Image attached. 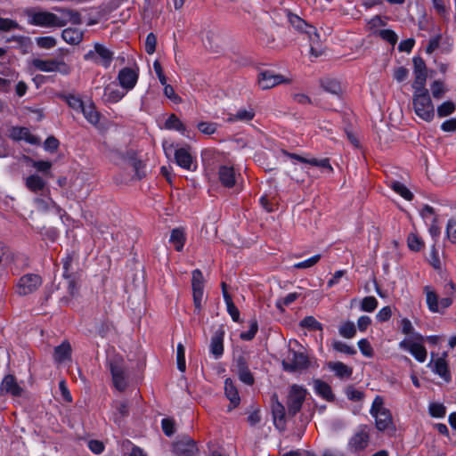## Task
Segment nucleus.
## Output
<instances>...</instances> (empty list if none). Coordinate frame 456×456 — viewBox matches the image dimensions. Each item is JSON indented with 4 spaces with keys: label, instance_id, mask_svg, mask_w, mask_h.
Returning <instances> with one entry per match:
<instances>
[{
    "label": "nucleus",
    "instance_id": "f257e3e1",
    "mask_svg": "<svg viewBox=\"0 0 456 456\" xmlns=\"http://www.w3.org/2000/svg\"><path fill=\"white\" fill-rule=\"evenodd\" d=\"M106 368L111 375L112 385L118 392H124L130 383V369L120 354L109 355Z\"/></svg>",
    "mask_w": 456,
    "mask_h": 456
},
{
    "label": "nucleus",
    "instance_id": "f03ea898",
    "mask_svg": "<svg viewBox=\"0 0 456 456\" xmlns=\"http://www.w3.org/2000/svg\"><path fill=\"white\" fill-rule=\"evenodd\" d=\"M412 107L414 113L422 120L431 122L435 117V108L427 88L413 89Z\"/></svg>",
    "mask_w": 456,
    "mask_h": 456
},
{
    "label": "nucleus",
    "instance_id": "7ed1b4c3",
    "mask_svg": "<svg viewBox=\"0 0 456 456\" xmlns=\"http://www.w3.org/2000/svg\"><path fill=\"white\" fill-rule=\"evenodd\" d=\"M306 395L307 390L305 387L296 384L290 387L286 401L288 415L289 417H295L301 411Z\"/></svg>",
    "mask_w": 456,
    "mask_h": 456
},
{
    "label": "nucleus",
    "instance_id": "20e7f679",
    "mask_svg": "<svg viewBox=\"0 0 456 456\" xmlns=\"http://www.w3.org/2000/svg\"><path fill=\"white\" fill-rule=\"evenodd\" d=\"M86 61H92L96 64L108 69L113 59L114 53L100 43L94 45V50H90L84 55Z\"/></svg>",
    "mask_w": 456,
    "mask_h": 456
},
{
    "label": "nucleus",
    "instance_id": "39448f33",
    "mask_svg": "<svg viewBox=\"0 0 456 456\" xmlns=\"http://www.w3.org/2000/svg\"><path fill=\"white\" fill-rule=\"evenodd\" d=\"M424 293L426 294V302L428 307L432 313H443L452 305L453 299L452 297H444L439 299L437 293L430 286H425Z\"/></svg>",
    "mask_w": 456,
    "mask_h": 456
},
{
    "label": "nucleus",
    "instance_id": "423d86ee",
    "mask_svg": "<svg viewBox=\"0 0 456 456\" xmlns=\"http://www.w3.org/2000/svg\"><path fill=\"white\" fill-rule=\"evenodd\" d=\"M191 289L194 305V314H200L202 309V299L204 295V276L200 269L191 273Z\"/></svg>",
    "mask_w": 456,
    "mask_h": 456
},
{
    "label": "nucleus",
    "instance_id": "0eeeda50",
    "mask_svg": "<svg viewBox=\"0 0 456 456\" xmlns=\"http://www.w3.org/2000/svg\"><path fill=\"white\" fill-rule=\"evenodd\" d=\"M29 23L40 27H64L66 21L49 12H36L29 15Z\"/></svg>",
    "mask_w": 456,
    "mask_h": 456
},
{
    "label": "nucleus",
    "instance_id": "6e6552de",
    "mask_svg": "<svg viewBox=\"0 0 456 456\" xmlns=\"http://www.w3.org/2000/svg\"><path fill=\"white\" fill-rule=\"evenodd\" d=\"M310 362L307 355L303 352L290 350L286 361L282 362L283 369L286 371H297L309 367Z\"/></svg>",
    "mask_w": 456,
    "mask_h": 456
},
{
    "label": "nucleus",
    "instance_id": "1a4fd4ad",
    "mask_svg": "<svg viewBox=\"0 0 456 456\" xmlns=\"http://www.w3.org/2000/svg\"><path fill=\"white\" fill-rule=\"evenodd\" d=\"M42 285V278L38 274L28 273L21 276L16 286V292L27 296L35 292Z\"/></svg>",
    "mask_w": 456,
    "mask_h": 456
},
{
    "label": "nucleus",
    "instance_id": "9d476101",
    "mask_svg": "<svg viewBox=\"0 0 456 456\" xmlns=\"http://www.w3.org/2000/svg\"><path fill=\"white\" fill-rule=\"evenodd\" d=\"M117 78L121 88L127 93L134 89L137 84L139 78V68L137 66H134V68L124 67L118 71Z\"/></svg>",
    "mask_w": 456,
    "mask_h": 456
},
{
    "label": "nucleus",
    "instance_id": "9b49d317",
    "mask_svg": "<svg viewBox=\"0 0 456 456\" xmlns=\"http://www.w3.org/2000/svg\"><path fill=\"white\" fill-rule=\"evenodd\" d=\"M258 86L263 90L271 89L281 84H289L290 79L282 75L275 74L273 70H263L257 76Z\"/></svg>",
    "mask_w": 456,
    "mask_h": 456
},
{
    "label": "nucleus",
    "instance_id": "f8f14e48",
    "mask_svg": "<svg viewBox=\"0 0 456 456\" xmlns=\"http://www.w3.org/2000/svg\"><path fill=\"white\" fill-rule=\"evenodd\" d=\"M413 62V74L414 81L411 85L413 89L426 88V82L428 77V69L425 61L420 56H414Z\"/></svg>",
    "mask_w": 456,
    "mask_h": 456
},
{
    "label": "nucleus",
    "instance_id": "ddd939ff",
    "mask_svg": "<svg viewBox=\"0 0 456 456\" xmlns=\"http://www.w3.org/2000/svg\"><path fill=\"white\" fill-rule=\"evenodd\" d=\"M281 153H282V155L289 158L290 159L297 160L301 163L308 164L313 167H317L323 170H327L329 173L333 172V167L330 165L329 158H323V159H316V158H305V157L300 156L297 153L289 152L287 150H281Z\"/></svg>",
    "mask_w": 456,
    "mask_h": 456
},
{
    "label": "nucleus",
    "instance_id": "4468645a",
    "mask_svg": "<svg viewBox=\"0 0 456 456\" xmlns=\"http://www.w3.org/2000/svg\"><path fill=\"white\" fill-rule=\"evenodd\" d=\"M233 367L239 377V379L242 383L248 386H252L255 383L254 376L248 368V360L243 354L234 358Z\"/></svg>",
    "mask_w": 456,
    "mask_h": 456
},
{
    "label": "nucleus",
    "instance_id": "2eb2a0df",
    "mask_svg": "<svg viewBox=\"0 0 456 456\" xmlns=\"http://www.w3.org/2000/svg\"><path fill=\"white\" fill-rule=\"evenodd\" d=\"M175 163L182 168L188 171H195L197 169V161L190 152L189 147L178 148L174 153Z\"/></svg>",
    "mask_w": 456,
    "mask_h": 456
},
{
    "label": "nucleus",
    "instance_id": "dca6fc26",
    "mask_svg": "<svg viewBox=\"0 0 456 456\" xmlns=\"http://www.w3.org/2000/svg\"><path fill=\"white\" fill-rule=\"evenodd\" d=\"M446 357L447 353L444 352L442 356L432 360V362L429 363V366L431 367L433 372L437 374L446 383H449L452 380V375L448 367Z\"/></svg>",
    "mask_w": 456,
    "mask_h": 456
},
{
    "label": "nucleus",
    "instance_id": "f3484780",
    "mask_svg": "<svg viewBox=\"0 0 456 456\" xmlns=\"http://www.w3.org/2000/svg\"><path fill=\"white\" fill-rule=\"evenodd\" d=\"M375 419V426L379 431L391 430L395 431V427L393 422V418L389 410H381L373 416Z\"/></svg>",
    "mask_w": 456,
    "mask_h": 456
},
{
    "label": "nucleus",
    "instance_id": "a211bd4d",
    "mask_svg": "<svg viewBox=\"0 0 456 456\" xmlns=\"http://www.w3.org/2000/svg\"><path fill=\"white\" fill-rule=\"evenodd\" d=\"M370 436L368 432L362 428L356 432L348 442V448L354 452L364 450L369 444Z\"/></svg>",
    "mask_w": 456,
    "mask_h": 456
},
{
    "label": "nucleus",
    "instance_id": "6ab92c4d",
    "mask_svg": "<svg viewBox=\"0 0 456 456\" xmlns=\"http://www.w3.org/2000/svg\"><path fill=\"white\" fill-rule=\"evenodd\" d=\"M224 330L219 328L211 337L209 351L215 359H219L224 354Z\"/></svg>",
    "mask_w": 456,
    "mask_h": 456
},
{
    "label": "nucleus",
    "instance_id": "aec40b11",
    "mask_svg": "<svg viewBox=\"0 0 456 456\" xmlns=\"http://www.w3.org/2000/svg\"><path fill=\"white\" fill-rule=\"evenodd\" d=\"M218 179L225 188H232L236 183V173L232 166L222 165L218 169Z\"/></svg>",
    "mask_w": 456,
    "mask_h": 456
},
{
    "label": "nucleus",
    "instance_id": "412c9836",
    "mask_svg": "<svg viewBox=\"0 0 456 456\" xmlns=\"http://www.w3.org/2000/svg\"><path fill=\"white\" fill-rule=\"evenodd\" d=\"M272 413L274 419V425L278 428H283L285 425V406L278 400V396L273 395L272 397Z\"/></svg>",
    "mask_w": 456,
    "mask_h": 456
},
{
    "label": "nucleus",
    "instance_id": "4be33fe9",
    "mask_svg": "<svg viewBox=\"0 0 456 456\" xmlns=\"http://www.w3.org/2000/svg\"><path fill=\"white\" fill-rule=\"evenodd\" d=\"M224 394L227 399L230 401L228 411H232V409L239 406L240 403V397L234 382L230 378H227L224 380Z\"/></svg>",
    "mask_w": 456,
    "mask_h": 456
},
{
    "label": "nucleus",
    "instance_id": "5701e85b",
    "mask_svg": "<svg viewBox=\"0 0 456 456\" xmlns=\"http://www.w3.org/2000/svg\"><path fill=\"white\" fill-rule=\"evenodd\" d=\"M400 346L408 350L411 355L419 362H424L427 359V350L425 346L417 342L402 341Z\"/></svg>",
    "mask_w": 456,
    "mask_h": 456
},
{
    "label": "nucleus",
    "instance_id": "b1692460",
    "mask_svg": "<svg viewBox=\"0 0 456 456\" xmlns=\"http://www.w3.org/2000/svg\"><path fill=\"white\" fill-rule=\"evenodd\" d=\"M72 355V347L68 340L62 341V343L53 349V360L57 363H62L66 361H70Z\"/></svg>",
    "mask_w": 456,
    "mask_h": 456
},
{
    "label": "nucleus",
    "instance_id": "393cba45",
    "mask_svg": "<svg viewBox=\"0 0 456 456\" xmlns=\"http://www.w3.org/2000/svg\"><path fill=\"white\" fill-rule=\"evenodd\" d=\"M78 254L75 250H67L65 256L61 258L62 277H70L74 275V264H77Z\"/></svg>",
    "mask_w": 456,
    "mask_h": 456
},
{
    "label": "nucleus",
    "instance_id": "a878e982",
    "mask_svg": "<svg viewBox=\"0 0 456 456\" xmlns=\"http://www.w3.org/2000/svg\"><path fill=\"white\" fill-rule=\"evenodd\" d=\"M0 389L12 396H20L23 392L22 387L17 383L13 375L4 377L1 383Z\"/></svg>",
    "mask_w": 456,
    "mask_h": 456
},
{
    "label": "nucleus",
    "instance_id": "bb28decb",
    "mask_svg": "<svg viewBox=\"0 0 456 456\" xmlns=\"http://www.w3.org/2000/svg\"><path fill=\"white\" fill-rule=\"evenodd\" d=\"M314 389L316 395L321 396L322 399L328 402H333L335 400V395L332 393L331 387L325 381L314 379Z\"/></svg>",
    "mask_w": 456,
    "mask_h": 456
},
{
    "label": "nucleus",
    "instance_id": "cd10ccee",
    "mask_svg": "<svg viewBox=\"0 0 456 456\" xmlns=\"http://www.w3.org/2000/svg\"><path fill=\"white\" fill-rule=\"evenodd\" d=\"M169 242L174 245V248L176 251H182L186 242V233L184 228H174L170 233Z\"/></svg>",
    "mask_w": 456,
    "mask_h": 456
},
{
    "label": "nucleus",
    "instance_id": "c85d7f7f",
    "mask_svg": "<svg viewBox=\"0 0 456 456\" xmlns=\"http://www.w3.org/2000/svg\"><path fill=\"white\" fill-rule=\"evenodd\" d=\"M126 94L124 89H118L107 86L104 88L102 99L107 103H117Z\"/></svg>",
    "mask_w": 456,
    "mask_h": 456
},
{
    "label": "nucleus",
    "instance_id": "c756f323",
    "mask_svg": "<svg viewBox=\"0 0 456 456\" xmlns=\"http://www.w3.org/2000/svg\"><path fill=\"white\" fill-rule=\"evenodd\" d=\"M85 118L93 126H97L101 119V113L96 110L95 104L90 101L88 104H85L81 110Z\"/></svg>",
    "mask_w": 456,
    "mask_h": 456
},
{
    "label": "nucleus",
    "instance_id": "7c9ffc66",
    "mask_svg": "<svg viewBox=\"0 0 456 456\" xmlns=\"http://www.w3.org/2000/svg\"><path fill=\"white\" fill-rule=\"evenodd\" d=\"M25 185L32 192L43 191L45 189L46 182L38 175H30L25 180Z\"/></svg>",
    "mask_w": 456,
    "mask_h": 456
},
{
    "label": "nucleus",
    "instance_id": "2f4dec72",
    "mask_svg": "<svg viewBox=\"0 0 456 456\" xmlns=\"http://www.w3.org/2000/svg\"><path fill=\"white\" fill-rule=\"evenodd\" d=\"M328 368L339 379L350 378L353 374L352 368L342 362H329Z\"/></svg>",
    "mask_w": 456,
    "mask_h": 456
},
{
    "label": "nucleus",
    "instance_id": "473e14b6",
    "mask_svg": "<svg viewBox=\"0 0 456 456\" xmlns=\"http://www.w3.org/2000/svg\"><path fill=\"white\" fill-rule=\"evenodd\" d=\"M177 456H195L198 452L196 443L189 439L186 442L177 443L175 445Z\"/></svg>",
    "mask_w": 456,
    "mask_h": 456
},
{
    "label": "nucleus",
    "instance_id": "72a5a7b5",
    "mask_svg": "<svg viewBox=\"0 0 456 456\" xmlns=\"http://www.w3.org/2000/svg\"><path fill=\"white\" fill-rule=\"evenodd\" d=\"M126 155L127 159L129 160L131 166L134 170V176L136 177V179L141 180L146 175V173L144 171L145 165L142 163L141 159H138L136 158V153L134 151H127Z\"/></svg>",
    "mask_w": 456,
    "mask_h": 456
},
{
    "label": "nucleus",
    "instance_id": "f704fd0d",
    "mask_svg": "<svg viewBox=\"0 0 456 456\" xmlns=\"http://www.w3.org/2000/svg\"><path fill=\"white\" fill-rule=\"evenodd\" d=\"M61 37L69 45H78L83 39V32L76 28H68L62 30Z\"/></svg>",
    "mask_w": 456,
    "mask_h": 456
},
{
    "label": "nucleus",
    "instance_id": "c9c22d12",
    "mask_svg": "<svg viewBox=\"0 0 456 456\" xmlns=\"http://www.w3.org/2000/svg\"><path fill=\"white\" fill-rule=\"evenodd\" d=\"M10 137L14 141L24 140L29 143H34V136L27 127H12L10 131Z\"/></svg>",
    "mask_w": 456,
    "mask_h": 456
},
{
    "label": "nucleus",
    "instance_id": "e433bc0d",
    "mask_svg": "<svg viewBox=\"0 0 456 456\" xmlns=\"http://www.w3.org/2000/svg\"><path fill=\"white\" fill-rule=\"evenodd\" d=\"M165 128L168 130H175L183 135H185L186 126L175 114H171L167 118L165 122Z\"/></svg>",
    "mask_w": 456,
    "mask_h": 456
},
{
    "label": "nucleus",
    "instance_id": "4c0bfd02",
    "mask_svg": "<svg viewBox=\"0 0 456 456\" xmlns=\"http://www.w3.org/2000/svg\"><path fill=\"white\" fill-rule=\"evenodd\" d=\"M18 256L19 255H15L7 245L0 241V265L14 263Z\"/></svg>",
    "mask_w": 456,
    "mask_h": 456
},
{
    "label": "nucleus",
    "instance_id": "58836bf2",
    "mask_svg": "<svg viewBox=\"0 0 456 456\" xmlns=\"http://www.w3.org/2000/svg\"><path fill=\"white\" fill-rule=\"evenodd\" d=\"M321 86L325 92L338 95L341 93L340 83L333 78H324L321 81Z\"/></svg>",
    "mask_w": 456,
    "mask_h": 456
},
{
    "label": "nucleus",
    "instance_id": "ea45409f",
    "mask_svg": "<svg viewBox=\"0 0 456 456\" xmlns=\"http://www.w3.org/2000/svg\"><path fill=\"white\" fill-rule=\"evenodd\" d=\"M390 188L406 200H412L413 193L401 182L392 181Z\"/></svg>",
    "mask_w": 456,
    "mask_h": 456
},
{
    "label": "nucleus",
    "instance_id": "a19ab883",
    "mask_svg": "<svg viewBox=\"0 0 456 456\" xmlns=\"http://www.w3.org/2000/svg\"><path fill=\"white\" fill-rule=\"evenodd\" d=\"M33 66L44 72H54L56 68L55 60L35 59L33 60Z\"/></svg>",
    "mask_w": 456,
    "mask_h": 456
},
{
    "label": "nucleus",
    "instance_id": "79ce46f5",
    "mask_svg": "<svg viewBox=\"0 0 456 456\" xmlns=\"http://www.w3.org/2000/svg\"><path fill=\"white\" fill-rule=\"evenodd\" d=\"M254 117H255V112L252 109H250V110L242 109V110H239L235 115L230 117L228 118V121L229 122H234V121L248 122V121L252 120L254 118Z\"/></svg>",
    "mask_w": 456,
    "mask_h": 456
},
{
    "label": "nucleus",
    "instance_id": "37998d69",
    "mask_svg": "<svg viewBox=\"0 0 456 456\" xmlns=\"http://www.w3.org/2000/svg\"><path fill=\"white\" fill-rule=\"evenodd\" d=\"M436 110L439 118L448 117L456 110V105L452 101H446L440 104Z\"/></svg>",
    "mask_w": 456,
    "mask_h": 456
},
{
    "label": "nucleus",
    "instance_id": "c03bdc74",
    "mask_svg": "<svg viewBox=\"0 0 456 456\" xmlns=\"http://www.w3.org/2000/svg\"><path fill=\"white\" fill-rule=\"evenodd\" d=\"M259 203L268 213L274 212L278 209V201L275 198L269 199L267 195H263L259 199Z\"/></svg>",
    "mask_w": 456,
    "mask_h": 456
},
{
    "label": "nucleus",
    "instance_id": "a18cd8bd",
    "mask_svg": "<svg viewBox=\"0 0 456 456\" xmlns=\"http://www.w3.org/2000/svg\"><path fill=\"white\" fill-rule=\"evenodd\" d=\"M301 327L306 328L309 330H322V324L318 322L314 316H306L301 320Z\"/></svg>",
    "mask_w": 456,
    "mask_h": 456
},
{
    "label": "nucleus",
    "instance_id": "49530a36",
    "mask_svg": "<svg viewBox=\"0 0 456 456\" xmlns=\"http://www.w3.org/2000/svg\"><path fill=\"white\" fill-rule=\"evenodd\" d=\"M339 334L346 338H352L356 334V328L353 322H346L339 327Z\"/></svg>",
    "mask_w": 456,
    "mask_h": 456
},
{
    "label": "nucleus",
    "instance_id": "de8ad7c7",
    "mask_svg": "<svg viewBox=\"0 0 456 456\" xmlns=\"http://www.w3.org/2000/svg\"><path fill=\"white\" fill-rule=\"evenodd\" d=\"M34 203L37 208V210L42 212H47L51 208V205H55V201L53 200L50 197L41 198L37 197L34 200Z\"/></svg>",
    "mask_w": 456,
    "mask_h": 456
},
{
    "label": "nucleus",
    "instance_id": "09e8293b",
    "mask_svg": "<svg viewBox=\"0 0 456 456\" xmlns=\"http://www.w3.org/2000/svg\"><path fill=\"white\" fill-rule=\"evenodd\" d=\"M66 103L74 110L81 111L83 109L85 102L82 99L74 94H68L64 96Z\"/></svg>",
    "mask_w": 456,
    "mask_h": 456
},
{
    "label": "nucleus",
    "instance_id": "8fccbe9b",
    "mask_svg": "<svg viewBox=\"0 0 456 456\" xmlns=\"http://www.w3.org/2000/svg\"><path fill=\"white\" fill-rule=\"evenodd\" d=\"M378 306V300L373 296H368L362 298L361 302V310L372 313Z\"/></svg>",
    "mask_w": 456,
    "mask_h": 456
},
{
    "label": "nucleus",
    "instance_id": "3c124183",
    "mask_svg": "<svg viewBox=\"0 0 456 456\" xmlns=\"http://www.w3.org/2000/svg\"><path fill=\"white\" fill-rule=\"evenodd\" d=\"M408 247L411 250L419 252L424 247L423 240L414 233H410L407 239Z\"/></svg>",
    "mask_w": 456,
    "mask_h": 456
},
{
    "label": "nucleus",
    "instance_id": "603ef678",
    "mask_svg": "<svg viewBox=\"0 0 456 456\" xmlns=\"http://www.w3.org/2000/svg\"><path fill=\"white\" fill-rule=\"evenodd\" d=\"M345 394L347 399L352 402H359L364 397L363 392L356 389L353 385H349L346 387Z\"/></svg>",
    "mask_w": 456,
    "mask_h": 456
},
{
    "label": "nucleus",
    "instance_id": "864d4df0",
    "mask_svg": "<svg viewBox=\"0 0 456 456\" xmlns=\"http://www.w3.org/2000/svg\"><path fill=\"white\" fill-rule=\"evenodd\" d=\"M176 362H177V369L182 372L185 371V370H186L185 348L182 343H179L177 345Z\"/></svg>",
    "mask_w": 456,
    "mask_h": 456
},
{
    "label": "nucleus",
    "instance_id": "5fc2aeb1",
    "mask_svg": "<svg viewBox=\"0 0 456 456\" xmlns=\"http://www.w3.org/2000/svg\"><path fill=\"white\" fill-rule=\"evenodd\" d=\"M332 346L334 350L348 355H354L356 354V350L354 346H348L347 344L339 340H335Z\"/></svg>",
    "mask_w": 456,
    "mask_h": 456
},
{
    "label": "nucleus",
    "instance_id": "6e6d98bb",
    "mask_svg": "<svg viewBox=\"0 0 456 456\" xmlns=\"http://www.w3.org/2000/svg\"><path fill=\"white\" fill-rule=\"evenodd\" d=\"M377 35L383 40L388 42L392 45H395L398 40L396 33L392 29H381L377 32Z\"/></svg>",
    "mask_w": 456,
    "mask_h": 456
},
{
    "label": "nucleus",
    "instance_id": "4d7b16f0",
    "mask_svg": "<svg viewBox=\"0 0 456 456\" xmlns=\"http://www.w3.org/2000/svg\"><path fill=\"white\" fill-rule=\"evenodd\" d=\"M258 330V324L256 320L250 322L249 329L247 331H243L240 334V339L244 341L252 340Z\"/></svg>",
    "mask_w": 456,
    "mask_h": 456
},
{
    "label": "nucleus",
    "instance_id": "13d9d810",
    "mask_svg": "<svg viewBox=\"0 0 456 456\" xmlns=\"http://www.w3.org/2000/svg\"><path fill=\"white\" fill-rule=\"evenodd\" d=\"M218 125L215 122H200L197 125V128L200 132L204 134L211 135L215 134L217 130Z\"/></svg>",
    "mask_w": 456,
    "mask_h": 456
},
{
    "label": "nucleus",
    "instance_id": "bf43d9fd",
    "mask_svg": "<svg viewBox=\"0 0 456 456\" xmlns=\"http://www.w3.org/2000/svg\"><path fill=\"white\" fill-rule=\"evenodd\" d=\"M430 88L435 99H441L446 92L444 84L441 80H435L431 84Z\"/></svg>",
    "mask_w": 456,
    "mask_h": 456
},
{
    "label": "nucleus",
    "instance_id": "052dcab7",
    "mask_svg": "<svg viewBox=\"0 0 456 456\" xmlns=\"http://www.w3.org/2000/svg\"><path fill=\"white\" fill-rule=\"evenodd\" d=\"M161 428L163 433L168 437L172 436L175 433V423L173 419L164 418L161 420Z\"/></svg>",
    "mask_w": 456,
    "mask_h": 456
},
{
    "label": "nucleus",
    "instance_id": "680f3d73",
    "mask_svg": "<svg viewBox=\"0 0 456 456\" xmlns=\"http://www.w3.org/2000/svg\"><path fill=\"white\" fill-rule=\"evenodd\" d=\"M300 296L301 294L297 292L289 293L286 297L279 298L276 301V307L281 309L282 305L289 306L293 302H295Z\"/></svg>",
    "mask_w": 456,
    "mask_h": 456
},
{
    "label": "nucleus",
    "instance_id": "e2e57ef3",
    "mask_svg": "<svg viewBox=\"0 0 456 456\" xmlns=\"http://www.w3.org/2000/svg\"><path fill=\"white\" fill-rule=\"evenodd\" d=\"M321 259V255L317 254L313 256H311L308 259H305L304 261L296 263L293 267L296 269H306L314 266L315 264H317Z\"/></svg>",
    "mask_w": 456,
    "mask_h": 456
},
{
    "label": "nucleus",
    "instance_id": "0e129e2a",
    "mask_svg": "<svg viewBox=\"0 0 456 456\" xmlns=\"http://www.w3.org/2000/svg\"><path fill=\"white\" fill-rule=\"evenodd\" d=\"M429 413L435 418H443L446 413V408L444 404L433 403L429 405Z\"/></svg>",
    "mask_w": 456,
    "mask_h": 456
},
{
    "label": "nucleus",
    "instance_id": "69168bd1",
    "mask_svg": "<svg viewBox=\"0 0 456 456\" xmlns=\"http://www.w3.org/2000/svg\"><path fill=\"white\" fill-rule=\"evenodd\" d=\"M164 86V95L171 100L174 103H180L182 102V98L175 94L174 87L171 85H168L167 82L165 85H162Z\"/></svg>",
    "mask_w": 456,
    "mask_h": 456
},
{
    "label": "nucleus",
    "instance_id": "338daca9",
    "mask_svg": "<svg viewBox=\"0 0 456 456\" xmlns=\"http://www.w3.org/2000/svg\"><path fill=\"white\" fill-rule=\"evenodd\" d=\"M37 44L40 48L51 49L56 45V39L53 37H40L37 39Z\"/></svg>",
    "mask_w": 456,
    "mask_h": 456
},
{
    "label": "nucleus",
    "instance_id": "774afa93",
    "mask_svg": "<svg viewBox=\"0 0 456 456\" xmlns=\"http://www.w3.org/2000/svg\"><path fill=\"white\" fill-rule=\"evenodd\" d=\"M446 233L452 243H456V219H450L446 227Z\"/></svg>",
    "mask_w": 456,
    "mask_h": 456
}]
</instances>
